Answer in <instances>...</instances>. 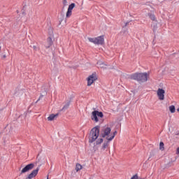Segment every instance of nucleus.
I'll list each match as a JSON object with an SVG mask.
<instances>
[{
    "instance_id": "nucleus-10",
    "label": "nucleus",
    "mask_w": 179,
    "mask_h": 179,
    "mask_svg": "<svg viewBox=\"0 0 179 179\" xmlns=\"http://www.w3.org/2000/svg\"><path fill=\"white\" fill-rule=\"evenodd\" d=\"M96 65H98V66L101 69H107V66H108V64H107V63L101 60H99L96 63Z\"/></svg>"
},
{
    "instance_id": "nucleus-1",
    "label": "nucleus",
    "mask_w": 179,
    "mask_h": 179,
    "mask_svg": "<svg viewBox=\"0 0 179 179\" xmlns=\"http://www.w3.org/2000/svg\"><path fill=\"white\" fill-rule=\"evenodd\" d=\"M131 79L134 80H138V82H141L142 83L148 82L149 79V73H136L131 76Z\"/></svg>"
},
{
    "instance_id": "nucleus-28",
    "label": "nucleus",
    "mask_w": 179,
    "mask_h": 179,
    "mask_svg": "<svg viewBox=\"0 0 179 179\" xmlns=\"http://www.w3.org/2000/svg\"><path fill=\"white\" fill-rule=\"evenodd\" d=\"M3 59H5V58H6V55H3V57H2Z\"/></svg>"
},
{
    "instance_id": "nucleus-26",
    "label": "nucleus",
    "mask_w": 179,
    "mask_h": 179,
    "mask_svg": "<svg viewBox=\"0 0 179 179\" xmlns=\"http://www.w3.org/2000/svg\"><path fill=\"white\" fill-rule=\"evenodd\" d=\"M129 24V22H125L124 27H127Z\"/></svg>"
},
{
    "instance_id": "nucleus-16",
    "label": "nucleus",
    "mask_w": 179,
    "mask_h": 179,
    "mask_svg": "<svg viewBox=\"0 0 179 179\" xmlns=\"http://www.w3.org/2000/svg\"><path fill=\"white\" fill-rule=\"evenodd\" d=\"M148 15L150 19H151V20H152L153 22H155V20H156V17L155 16V14H153L152 13H149Z\"/></svg>"
},
{
    "instance_id": "nucleus-2",
    "label": "nucleus",
    "mask_w": 179,
    "mask_h": 179,
    "mask_svg": "<svg viewBox=\"0 0 179 179\" xmlns=\"http://www.w3.org/2000/svg\"><path fill=\"white\" fill-rule=\"evenodd\" d=\"M99 128V126H96L95 127L92 129L89 137L90 143H93V142H94V141H96V139L99 138V135L100 134Z\"/></svg>"
},
{
    "instance_id": "nucleus-14",
    "label": "nucleus",
    "mask_w": 179,
    "mask_h": 179,
    "mask_svg": "<svg viewBox=\"0 0 179 179\" xmlns=\"http://www.w3.org/2000/svg\"><path fill=\"white\" fill-rule=\"evenodd\" d=\"M71 105V102H67L64 107L62 108L61 111H65V110H68L69 108V106Z\"/></svg>"
},
{
    "instance_id": "nucleus-22",
    "label": "nucleus",
    "mask_w": 179,
    "mask_h": 179,
    "mask_svg": "<svg viewBox=\"0 0 179 179\" xmlns=\"http://www.w3.org/2000/svg\"><path fill=\"white\" fill-rule=\"evenodd\" d=\"M43 97H44V95L41 94L39 96V99L36 101V103H38V101H40V100H41V99H43Z\"/></svg>"
},
{
    "instance_id": "nucleus-23",
    "label": "nucleus",
    "mask_w": 179,
    "mask_h": 179,
    "mask_svg": "<svg viewBox=\"0 0 179 179\" xmlns=\"http://www.w3.org/2000/svg\"><path fill=\"white\" fill-rule=\"evenodd\" d=\"M153 156H155V152H150L148 160H150V158L153 157Z\"/></svg>"
},
{
    "instance_id": "nucleus-6",
    "label": "nucleus",
    "mask_w": 179,
    "mask_h": 179,
    "mask_svg": "<svg viewBox=\"0 0 179 179\" xmlns=\"http://www.w3.org/2000/svg\"><path fill=\"white\" fill-rule=\"evenodd\" d=\"M110 134H111V128L105 127L101 129L102 138H110Z\"/></svg>"
},
{
    "instance_id": "nucleus-8",
    "label": "nucleus",
    "mask_w": 179,
    "mask_h": 179,
    "mask_svg": "<svg viewBox=\"0 0 179 179\" xmlns=\"http://www.w3.org/2000/svg\"><path fill=\"white\" fill-rule=\"evenodd\" d=\"M166 91L162 88H159L157 91V96H158L159 100L161 101L164 100V94Z\"/></svg>"
},
{
    "instance_id": "nucleus-29",
    "label": "nucleus",
    "mask_w": 179,
    "mask_h": 179,
    "mask_svg": "<svg viewBox=\"0 0 179 179\" xmlns=\"http://www.w3.org/2000/svg\"><path fill=\"white\" fill-rule=\"evenodd\" d=\"M66 0H64V1H63V3H64V5H65L66 3Z\"/></svg>"
},
{
    "instance_id": "nucleus-27",
    "label": "nucleus",
    "mask_w": 179,
    "mask_h": 179,
    "mask_svg": "<svg viewBox=\"0 0 179 179\" xmlns=\"http://www.w3.org/2000/svg\"><path fill=\"white\" fill-rule=\"evenodd\" d=\"M176 155H179V147L176 150Z\"/></svg>"
},
{
    "instance_id": "nucleus-25",
    "label": "nucleus",
    "mask_w": 179,
    "mask_h": 179,
    "mask_svg": "<svg viewBox=\"0 0 179 179\" xmlns=\"http://www.w3.org/2000/svg\"><path fill=\"white\" fill-rule=\"evenodd\" d=\"M33 48H34V51H37V50L38 49V48H37L36 45H34Z\"/></svg>"
},
{
    "instance_id": "nucleus-20",
    "label": "nucleus",
    "mask_w": 179,
    "mask_h": 179,
    "mask_svg": "<svg viewBox=\"0 0 179 179\" xmlns=\"http://www.w3.org/2000/svg\"><path fill=\"white\" fill-rule=\"evenodd\" d=\"M159 149L160 150H164V143L163 142L159 143Z\"/></svg>"
},
{
    "instance_id": "nucleus-31",
    "label": "nucleus",
    "mask_w": 179,
    "mask_h": 179,
    "mask_svg": "<svg viewBox=\"0 0 179 179\" xmlns=\"http://www.w3.org/2000/svg\"><path fill=\"white\" fill-rule=\"evenodd\" d=\"M0 51H1V47H0Z\"/></svg>"
},
{
    "instance_id": "nucleus-18",
    "label": "nucleus",
    "mask_w": 179,
    "mask_h": 179,
    "mask_svg": "<svg viewBox=\"0 0 179 179\" xmlns=\"http://www.w3.org/2000/svg\"><path fill=\"white\" fill-rule=\"evenodd\" d=\"M169 111L172 113H176V106L173 105L169 106Z\"/></svg>"
},
{
    "instance_id": "nucleus-15",
    "label": "nucleus",
    "mask_w": 179,
    "mask_h": 179,
    "mask_svg": "<svg viewBox=\"0 0 179 179\" xmlns=\"http://www.w3.org/2000/svg\"><path fill=\"white\" fill-rule=\"evenodd\" d=\"M111 141L107 140L106 142H104L103 145H102V149L104 150L106 148H108V144L110 143Z\"/></svg>"
},
{
    "instance_id": "nucleus-12",
    "label": "nucleus",
    "mask_w": 179,
    "mask_h": 179,
    "mask_svg": "<svg viewBox=\"0 0 179 179\" xmlns=\"http://www.w3.org/2000/svg\"><path fill=\"white\" fill-rule=\"evenodd\" d=\"M52 45V38L49 36L47 39V44L45 45L46 48H50Z\"/></svg>"
},
{
    "instance_id": "nucleus-11",
    "label": "nucleus",
    "mask_w": 179,
    "mask_h": 179,
    "mask_svg": "<svg viewBox=\"0 0 179 179\" xmlns=\"http://www.w3.org/2000/svg\"><path fill=\"white\" fill-rule=\"evenodd\" d=\"M58 115H59V113L51 114L48 117V121H54V120H57V118H58Z\"/></svg>"
},
{
    "instance_id": "nucleus-4",
    "label": "nucleus",
    "mask_w": 179,
    "mask_h": 179,
    "mask_svg": "<svg viewBox=\"0 0 179 179\" xmlns=\"http://www.w3.org/2000/svg\"><path fill=\"white\" fill-rule=\"evenodd\" d=\"M99 117V118H103V117H104L103 112H99V110H94L92 113L91 119L95 122H99V117Z\"/></svg>"
},
{
    "instance_id": "nucleus-9",
    "label": "nucleus",
    "mask_w": 179,
    "mask_h": 179,
    "mask_svg": "<svg viewBox=\"0 0 179 179\" xmlns=\"http://www.w3.org/2000/svg\"><path fill=\"white\" fill-rule=\"evenodd\" d=\"M73 8H75L74 3H72L71 4H70L69 6V8H68V10L66 14V17H71V16H72V10H73Z\"/></svg>"
},
{
    "instance_id": "nucleus-24",
    "label": "nucleus",
    "mask_w": 179,
    "mask_h": 179,
    "mask_svg": "<svg viewBox=\"0 0 179 179\" xmlns=\"http://www.w3.org/2000/svg\"><path fill=\"white\" fill-rule=\"evenodd\" d=\"M49 34L50 36H52V29L51 28L49 29Z\"/></svg>"
},
{
    "instance_id": "nucleus-7",
    "label": "nucleus",
    "mask_w": 179,
    "mask_h": 179,
    "mask_svg": "<svg viewBox=\"0 0 179 179\" xmlns=\"http://www.w3.org/2000/svg\"><path fill=\"white\" fill-rule=\"evenodd\" d=\"M34 169V164L33 163L29 164L22 169L20 174H24V173H27L28 171H30V170H33Z\"/></svg>"
},
{
    "instance_id": "nucleus-30",
    "label": "nucleus",
    "mask_w": 179,
    "mask_h": 179,
    "mask_svg": "<svg viewBox=\"0 0 179 179\" xmlns=\"http://www.w3.org/2000/svg\"><path fill=\"white\" fill-rule=\"evenodd\" d=\"M47 179H49V178H48V175L47 176Z\"/></svg>"
},
{
    "instance_id": "nucleus-3",
    "label": "nucleus",
    "mask_w": 179,
    "mask_h": 179,
    "mask_svg": "<svg viewBox=\"0 0 179 179\" xmlns=\"http://www.w3.org/2000/svg\"><path fill=\"white\" fill-rule=\"evenodd\" d=\"M88 40L90 43L97 44L98 45H103L104 44V36H100L96 38H89Z\"/></svg>"
},
{
    "instance_id": "nucleus-5",
    "label": "nucleus",
    "mask_w": 179,
    "mask_h": 179,
    "mask_svg": "<svg viewBox=\"0 0 179 179\" xmlns=\"http://www.w3.org/2000/svg\"><path fill=\"white\" fill-rule=\"evenodd\" d=\"M97 80V76L96 75V73H92V75H90L87 78V86H92V85H93V83H94V82H96V80Z\"/></svg>"
},
{
    "instance_id": "nucleus-17",
    "label": "nucleus",
    "mask_w": 179,
    "mask_h": 179,
    "mask_svg": "<svg viewBox=\"0 0 179 179\" xmlns=\"http://www.w3.org/2000/svg\"><path fill=\"white\" fill-rule=\"evenodd\" d=\"M82 169H83V166H82V165H80V164H76V171H77V173H78V171L82 170Z\"/></svg>"
},
{
    "instance_id": "nucleus-19",
    "label": "nucleus",
    "mask_w": 179,
    "mask_h": 179,
    "mask_svg": "<svg viewBox=\"0 0 179 179\" xmlns=\"http://www.w3.org/2000/svg\"><path fill=\"white\" fill-rule=\"evenodd\" d=\"M18 94L20 96H24L26 94V90H20L18 92Z\"/></svg>"
},
{
    "instance_id": "nucleus-21",
    "label": "nucleus",
    "mask_w": 179,
    "mask_h": 179,
    "mask_svg": "<svg viewBox=\"0 0 179 179\" xmlns=\"http://www.w3.org/2000/svg\"><path fill=\"white\" fill-rule=\"evenodd\" d=\"M96 143V145H100L101 143H103V138L98 139Z\"/></svg>"
},
{
    "instance_id": "nucleus-13",
    "label": "nucleus",
    "mask_w": 179,
    "mask_h": 179,
    "mask_svg": "<svg viewBox=\"0 0 179 179\" xmlns=\"http://www.w3.org/2000/svg\"><path fill=\"white\" fill-rule=\"evenodd\" d=\"M117 131H115L113 133V135L110 137H106V140L107 141H112V140H113L114 138H115V135H117Z\"/></svg>"
}]
</instances>
